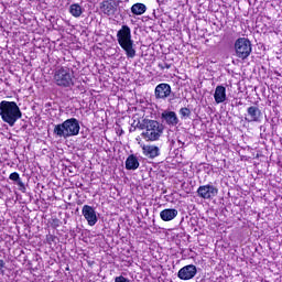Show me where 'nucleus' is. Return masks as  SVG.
Returning <instances> with one entry per match:
<instances>
[{
	"instance_id": "obj_1",
	"label": "nucleus",
	"mask_w": 282,
	"mask_h": 282,
	"mask_svg": "<svg viewBox=\"0 0 282 282\" xmlns=\"http://www.w3.org/2000/svg\"><path fill=\"white\" fill-rule=\"evenodd\" d=\"M22 116L21 108H19L17 102L7 100L0 102V117L9 127H14Z\"/></svg>"
},
{
	"instance_id": "obj_2",
	"label": "nucleus",
	"mask_w": 282,
	"mask_h": 282,
	"mask_svg": "<svg viewBox=\"0 0 282 282\" xmlns=\"http://www.w3.org/2000/svg\"><path fill=\"white\" fill-rule=\"evenodd\" d=\"M53 133L56 138H64V140L74 138L80 133V122L76 118L66 119L64 122L55 124Z\"/></svg>"
},
{
	"instance_id": "obj_3",
	"label": "nucleus",
	"mask_w": 282,
	"mask_h": 282,
	"mask_svg": "<svg viewBox=\"0 0 282 282\" xmlns=\"http://www.w3.org/2000/svg\"><path fill=\"white\" fill-rule=\"evenodd\" d=\"M142 129L141 138L145 142H158L162 138V133H164V126L155 120H144Z\"/></svg>"
},
{
	"instance_id": "obj_4",
	"label": "nucleus",
	"mask_w": 282,
	"mask_h": 282,
	"mask_svg": "<svg viewBox=\"0 0 282 282\" xmlns=\"http://www.w3.org/2000/svg\"><path fill=\"white\" fill-rule=\"evenodd\" d=\"M117 41L120 47L126 52L128 58H135V48H133L131 28H129V25H122L117 32Z\"/></svg>"
},
{
	"instance_id": "obj_5",
	"label": "nucleus",
	"mask_w": 282,
	"mask_h": 282,
	"mask_svg": "<svg viewBox=\"0 0 282 282\" xmlns=\"http://www.w3.org/2000/svg\"><path fill=\"white\" fill-rule=\"evenodd\" d=\"M53 83L57 87H74V73L68 67L58 66L53 73Z\"/></svg>"
},
{
	"instance_id": "obj_6",
	"label": "nucleus",
	"mask_w": 282,
	"mask_h": 282,
	"mask_svg": "<svg viewBox=\"0 0 282 282\" xmlns=\"http://www.w3.org/2000/svg\"><path fill=\"white\" fill-rule=\"evenodd\" d=\"M235 52L237 58H241V61H246L250 54H252V43L250 40L246 37H239L235 42Z\"/></svg>"
},
{
	"instance_id": "obj_7",
	"label": "nucleus",
	"mask_w": 282,
	"mask_h": 282,
	"mask_svg": "<svg viewBox=\"0 0 282 282\" xmlns=\"http://www.w3.org/2000/svg\"><path fill=\"white\" fill-rule=\"evenodd\" d=\"M121 3L122 1L120 0H104L100 2L99 9L106 17H115Z\"/></svg>"
},
{
	"instance_id": "obj_8",
	"label": "nucleus",
	"mask_w": 282,
	"mask_h": 282,
	"mask_svg": "<svg viewBox=\"0 0 282 282\" xmlns=\"http://www.w3.org/2000/svg\"><path fill=\"white\" fill-rule=\"evenodd\" d=\"M219 189L210 184L202 185L197 188V195L202 199H213V197H217Z\"/></svg>"
},
{
	"instance_id": "obj_9",
	"label": "nucleus",
	"mask_w": 282,
	"mask_h": 282,
	"mask_svg": "<svg viewBox=\"0 0 282 282\" xmlns=\"http://www.w3.org/2000/svg\"><path fill=\"white\" fill-rule=\"evenodd\" d=\"M82 215L86 219L88 226L98 224V216L96 215V209L93 206L84 205L82 208Z\"/></svg>"
},
{
	"instance_id": "obj_10",
	"label": "nucleus",
	"mask_w": 282,
	"mask_h": 282,
	"mask_svg": "<svg viewBox=\"0 0 282 282\" xmlns=\"http://www.w3.org/2000/svg\"><path fill=\"white\" fill-rule=\"evenodd\" d=\"M197 274V267L195 264L185 265L180 269L177 276L181 281H191V279H195Z\"/></svg>"
},
{
	"instance_id": "obj_11",
	"label": "nucleus",
	"mask_w": 282,
	"mask_h": 282,
	"mask_svg": "<svg viewBox=\"0 0 282 282\" xmlns=\"http://www.w3.org/2000/svg\"><path fill=\"white\" fill-rule=\"evenodd\" d=\"M171 85L166 83L159 84L154 89L156 100H166L171 96Z\"/></svg>"
},
{
	"instance_id": "obj_12",
	"label": "nucleus",
	"mask_w": 282,
	"mask_h": 282,
	"mask_svg": "<svg viewBox=\"0 0 282 282\" xmlns=\"http://www.w3.org/2000/svg\"><path fill=\"white\" fill-rule=\"evenodd\" d=\"M141 149L143 151V155L150 160H155V158H159L160 155V148L158 145L143 144L141 145Z\"/></svg>"
},
{
	"instance_id": "obj_13",
	"label": "nucleus",
	"mask_w": 282,
	"mask_h": 282,
	"mask_svg": "<svg viewBox=\"0 0 282 282\" xmlns=\"http://www.w3.org/2000/svg\"><path fill=\"white\" fill-rule=\"evenodd\" d=\"M249 118H246L247 122H261V109L257 106H251L247 109Z\"/></svg>"
},
{
	"instance_id": "obj_14",
	"label": "nucleus",
	"mask_w": 282,
	"mask_h": 282,
	"mask_svg": "<svg viewBox=\"0 0 282 282\" xmlns=\"http://www.w3.org/2000/svg\"><path fill=\"white\" fill-rule=\"evenodd\" d=\"M162 119L172 127H175L180 123V119L177 118V113L175 111H164L162 112Z\"/></svg>"
},
{
	"instance_id": "obj_15",
	"label": "nucleus",
	"mask_w": 282,
	"mask_h": 282,
	"mask_svg": "<svg viewBox=\"0 0 282 282\" xmlns=\"http://www.w3.org/2000/svg\"><path fill=\"white\" fill-rule=\"evenodd\" d=\"M214 100L217 105H221V102H226L227 96H226V87L224 86H217L214 93Z\"/></svg>"
},
{
	"instance_id": "obj_16",
	"label": "nucleus",
	"mask_w": 282,
	"mask_h": 282,
	"mask_svg": "<svg viewBox=\"0 0 282 282\" xmlns=\"http://www.w3.org/2000/svg\"><path fill=\"white\" fill-rule=\"evenodd\" d=\"M177 215H178L177 209H173V208L163 209L160 213V217L162 221H173V219H175Z\"/></svg>"
},
{
	"instance_id": "obj_17",
	"label": "nucleus",
	"mask_w": 282,
	"mask_h": 282,
	"mask_svg": "<svg viewBox=\"0 0 282 282\" xmlns=\"http://www.w3.org/2000/svg\"><path fill=\"white\" fill-rule=\"evenodd\" d=\"M126 169L127 171H137V169H140V162L135 155L131 154L128 156L126 160Z\"/></svg>"
},
{
	"instance_id": "obj_18",
	"label": "nucleus",
	"mask_w": 282,
	"mask_h": 282,
	"mask_svg": "<svg viewBox=\"0 0 282 282\" xmlns=\"http://www.w3.org/2000/svg\"><path fill=\"white\" fill-rule=\"evenodd\" d=\"M68 12L75 19H79V17L83 15V12H85V9H83V6H80L78 3H73L69 6Z\"/></svg>"
},
{
	"instance_id": "obj_19",
	"label": "nucleus",
	"mask_w": 282,
	"mask_h": 282,
	"mask_svg": "<svg viewBox=\"0 0 282 282\" xmlns=\"http://www.w3.org/2000/svg\"><path fill=\"white\" fill-rule=\"evenodd\" d=\"M131 12L135 17H142V14H144V12H147V6L144 3H140V2L134 3L131 7Z\"/></svg>"
},
{
	"instance_id": "obj_20",
	"label": "nucleus",
	"mask_w": 282,
	"mask_h": 282,
	"mask_svg": "<svg viewBox=\"0 0 282 282\" xmlns=\"http://www.w3.org/2000/svg\"><path fill=\"white\" fill-rule=\"evenodd\" d=\"M180 115L182 116V118H188V116H191V109L184 107L180 109Z\"/></svg>"
},
{
	"instance_id": "obj_21",
	"label": "nucleus",
	"mask_w": 282,
	"mask_h": 282,
	"mask_svg": "<svg viewBox=\"0 0 282 282\" xmlns=\"http://www.w3.org/2000/svg\"><path fill=\"white\" fill-rule=\"evenodd\" d=\"M9 180H11L12 182H19L21 180V176L18 172H13L9 175Z\"/></svg>"
},
{
	"instance_id": "obj_22",
	"label": "nucleus",
	"mask_w": 282,
	"mask_h": 282,
	"mask_svg": "<svg viewBox=\"0 0 282 282\" xmlns=\"http://www.w3.org/2000/svg\"><path fill=\"white\" fill-rule=\"evenodd\" d=\"M115 282H131L129 278H124V275H119L115 278Z\"/></svg>"
},
{
	"instance_id": "obj_23",
	"label": "nucleus",
	"mask_w": 282,
	"mask_h": 282,
	"mask_svg": "<svg viewBox=\"0 0 282 282\" xmlns=\"http://www.w3.org/2000/svg\"><path fill=\"white\" fill-rule=\"evenodd\" d=\"M56 236H53V235H48L47 237H46V241H47V243L50 245V246H52V243H55V241H56Z\"/></svg>"
},
{
	"instance_id": "obj_24",
	"label": "nucleus",
	"mask_w": 282,
	"mask_h": 282,
	"mask_svg": "<svg viewBox=\"0 0 282 282\" xmlns=\"http://www.w3.org/2000/svg\"><path fill=\"white\" fill-rule=\"evenodd\" d=\"M20 191L25 192V183H23V181H21V178L17 182Z\"/></svg>"
},
{
	"instance_id": "obj_25",
	"label": "nucleus",
	"mask_w": 282,
	"mask_h": 282,
	"mask_svg": "<svg viewBox=\"0 0 282 282\" xmlns=\"http://www.w3.org/2000/svg\"><path fill=\"white\" fill-rule=\"evenodd\" d=\"M53 228H58L61 226V220L58 218H54L52 220Z\"/></svg>"
},
{
	"instance_id": "obj_26",
	"label": "nucleus",
	"mask_w": 282,
	"mask_h": 282,
	"mask_svg": "<svg viewBox=\"0 0 282 282\" xmlns=\"http://www.w3.org/2000/svg\"><path fill=\"white\" fill-rule=\"evenodd\" d=\"M3 268H6V261L0 259V274H3Z\"/></svg>"
},
{
	"instance_id": "obj_27",
	"label": "nucleus",
	"mask_w": 282,
	"mask_h": 282,
	"mask_svg": "<svg viewBox=\"0 0 282 282\" xmlns=\"http://www.w3.org/2000/svg\"><path fill=\"white\" fill-rule=\"evenodd\" d=\"M159 67H161V69H171V66L169 64L159 65Z\"/></svg>"
}]
</instances>
